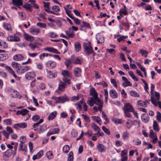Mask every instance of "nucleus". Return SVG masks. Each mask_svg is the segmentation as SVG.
<instances>
[{
  "mask_svg": "<svg viewBox=\"0 0 161 161\" xmlns=\"http://www.w3.org/2000/svg\"><path fill=\"white\" fill-rule=\"evenodd\" d=\"M47 125L46 124H43L39 127L38 129H34V130L37 131L39 134L44 132L47 129Z\"/></svg>",
  "mask_w": 161,
  "mask_h": 161,
  "instance_id": "0eeeda50",
  "label": "nucleus"
},
{
  "mask_svg": "<svg viewBox=\"0 0 161 161\" xmlns=\"http://www.w3.org/2000/svg\"><path fill=\"white\" fill-rule=\"evenodd\" d=\"M64 63L66 68L69 69H70L72 67V66H71V65L72 64H73L72 59L69 58L66 59Z\"/></svg>",
  "mask_w": 161,
  "mask_h": 161,
  "instance_id": "a211bd4d",
  "label": "nucleus"
},
{
  "mask_svg": "<svg viewBox=\"0 0 161 161\" xmlns=\"http://www.w3.org/2000/svg\"><path fill=\"white\" fill-rule=\"evenodd\" d=\"M53 11H51L50 9H47L45 8L44 10L47 12L49 13H51L56 15H59L58 13H55L54 12H58L60 10L59 7L58 6H53L52 7Z\"/></svg>",
  "mask_w": 161,
  "mask_h": 161,
  "instance_id": "f03ea898",
  "label": "nucleus"
},
{
  "mask_svg": "<svg viewBox=\"0 0 161 161\" xmlns=\"http://www.w3.org/2000/svg\"><path fill=\"white\" fill-rule=\"evenodd\" d=\"M83 25H81V27L82 28L84 27H85L87 28H91V27L90 25V24L89 23H88L87 22H85L84 21H83Z\"/></svg>",
  "mask_w": 161,
  "mask_h": 161,
  "instance_id": "e2e57ef3",
  "label": "nucleus"
},
{
  "mask_svg": "<svg viewBox=\"0 0 161 161\" xmlns=\"http://www.w3.org/2000/svg\"><path fill=\"white\" fill-rule=\"evenodd\" d=\"M129 133L127 131L124 132L122 135L123 139L125 140H127L129 138Z\"/></svg>",
  "mask_w": 161,
  "mask_h": 161,
  "instance_id": "49530a36",
  "label": "nucleus"
},
{
  "mask_svg": "<svg viewBox=\"0 0 161 161\" xmlns=\"http://www.w3.org/2000/svg\"><path fill=\"white\" fill-rule=\"evenodd\" d=\"M8 40L9 41L18 42L20 41V38L14 35V36H10L8 38Z\"/></svg>",
  "mask_w": 161,
  "mask_h": 161,
  "instance_id": "dca6fc26",
  "label": "nucleus"
},
{
  "mask_svg": "<svg viewBox=\"0 0 161 161\" xmlns=\"http://www.w3.org/2000/svg\"><path fill=\"white\" fill-rule=\"evenodd\" d=\"M66 35L70 38H73L74 36V34L73 31L72 30L71 28H69V30L65 31Z\"/></svg>",
  "mask_w": 161,
  "mask_h": 161,
  "instance_id": "4be33fe9",
  "label": "nucleus"
},
{
  "mask_svg": "<svg viewBox=\"0 0 161 161\" xmlns=\"http://www.w3.org/2000/svg\"><path fill=\"white\" fill-rule=\"evenodd\" d=\"M102 129L103 131L108 135L110 134V132L109 130L107 129L105 126H103Z\"/></svg>",
  "mask_w": 161,
  "mask_h": 161,
  "instance_id": "052dcab7",
  "label": "nucleus"
},
{
  "mask_svg": "<svg viewBox=\"0 0 161 161\" xmlns=\"http://www.w3.org/2000/svg\"><path fill=\"white\" fill-rule=\"evenodd\" d=\"M72 19L74 20L75 23L77 25H79L80 23V21L78 18H76L74 17H72Z\"/></svg>",
  "mask_w": 161,
  "mask_h": 161,
  "instance_id": "680f3d73",
  "label": "nucleus"
},
{
  "mask_svg": "<svg viewBox=\"0 0 161 161\" xmlns=\"http://www.w3.org/2000/svg\"><path fill=\"white\" fill-rule=\"evenodd\" d=\"M2 45H1V47L3 48H6L8 47V44L6 42L4 41H3V42H2Z\"/></svg>",
  "mask_w": 161,
  "mask_h": 161,
  "instance_id": "338daca9",
  "label": "nucleus"
},
{
  "mask_svg": "<svg viewBox=\"0 0 161 161\" xmlns=\"http://www.w3.org/2000/svg\"><path fill=\"white\" fill-rule=\"evenodd\" d=\"M87 103L91 107L93 106L94 104V97H89L87 102Z\"/></svg>",
  "mask_w": 161,
  "mask_h": 161,
  "instance_id": "e433bc0d",
  "label": "nucleus"
},
{
  "mask_svg": "<svg viewBox=\"0 0 161 161\" xmlns=\"http://www.w3.org/2000/svg\"><path fill=\"white\" fill-rule=\"evenodd\" d=\"M18 127L22 128H26L27 126V124L25 123H18Z\"/></svg>",
  "mask_w": 161,
  "mask_h": 161,
  "instance_id": "bf43d9fd",
  "label": "nucleus"
},
{
  "mask_svg": "<svg viewBox=\"0 0 161 161\" xmlns=\"http://www.w3.org/2000/svg\"><path fill=\"white\" fill-rule=\"evenodd\" d=\"M47 72V77L50 79H53L56 77L57 72L54 71L53 72L47 69H46Z\"/></svg>",
  "mask_w": 161,
  "mask_h": 161,
  "instance_id": "9d476101",
  "label": "nucleus"
},
{
  "mask_svg": "<svg viewBox=\"0 0 161 161\" xmlns=\"http://www.w3.org/2000/svg\"><path fill=\"white\" fill-rule=\"evenodd\" d=\"M133 121L128 119L126 122V126L128 129H130L133 124Z\"/></svg>",
  "mask_w": 161,
  "mask_h": 161,
  "instance_id": "a19ab883",
  "label": "nucleus"
},
{
  "mask_svg": "<svg viewBox=\"0 0 161 161\" xmlns=\"http://www.w3.org/2000/svg\"><path fill=\"white\" fill-rule=\"evenodd\" d=\"M57 103H63L69 101L68 97L66 96L55 97L54 98Z\"/></svg>",
  "mask_w": 161,
  "mask_h": 161,
  "instance_id": "7ed1b4c3",
  "label": "nucleus"
},
{
  "mask_svg": "<svg viewBox=\"0 0 161 161\" xmlns=\"http://www.w3.org/2000/svg\"><path fill=\"white\" fill-rule=\"evenodd\" d=\"M83 47L85 54L87 55H89L93 52V50L90 44H88L87 43L84 42Z\"/></svg>",
  "mask_w": 161,
  "mask_h": 161,
  "instance_id": "f257e3e1",
  "label": "nucleus"
},
{
  "mask_svg": "<svg viewBox=\"0 0 161 161\" xmlns=\"http://www.w3.org/2000/svg\"><path fill=\"white\" fill-rule=\"evenodd\" d=\"M70 150L69 146L68 145H65L63 148V151L65 153H68Z\"/></svg>",
  "mask_w": 161,
  "mask_h": 161,
  "instance_id": "603ef678",
  "label": "nucleus"
},
{
  "mask_svg": "<svg viewBox=\"0 0 161 161\" xmlns=\"http://www.w3.org/2000/svg\"><path fill=\"white\" fill-rule=\"evenodd\" d=\"M130 94L131 96L134 97H140L139 94L134 91H131L130 92Z\"/></svg>",
  "mask_w": 161,
  "mask_h": 161,
  "instance_id": "c03bdc74",
  "label": "nucleus"
},
{
  "mask_svg": "<svg viewBox=\"0 0 161 161\" xmlns=\"http://www.w3.org/2000/svg\"><path fill=\"white\" fill-rule=\"evenodd\" d=\"M13 4L18 6H22L23 3L22 0H12Z\"/></svg>",
  "mask_w": 161,
  "mask_h": 161,
  "instance_id": "c756f323",
  "label": "nucleus"
},
{
  "mask_svg": "<svg viewBox=\"0 0 161 161\" xmlns=\"http://www.w3.org/2000/svg\"><path fill=\"white\" fill-rule=\"evenodd\" d=\"M83 97V95L81 94H79L77 96H74L71 97V101H74L75 100L77 101L80 98Z\"/></svg>",
  "mask_w": 161,
  "mask_h": 161,
  "instance_id": "4c0bfd02",
  "label": "nucleus"
},
{
  "mask_svg": "<svg viewBox=\"0 0 161 161\" xmlns=\"http://www.w3.org/2000/svg\"><path fill=\"white\" fill-rule=\"evenodd\" d=\"M64 8L68 15L72 19L73 16V14L71 13V11L68 9L66 7H64Z\"/></svg>",
  "mask_w": 161,
  "mask_h": 161,
  "instance_id": "8fccbe9b",
  "label": "nucleus"
},
{
  "mask_svg": "<svg viewBox=\"0 0 161 161\" xmlns=\"http://www.w3.org/2000/svg\"><path fill=\"white\" fill-rule=\"evenodd\" d=\"M60 131V130L58 128H55L52 130H50L48 131L47 134V136H48L51 135L55 134L58 133Z\"/></svg>",
  "mask_w": 161,
  "mask_h": 161,
  "instance_id": "f3484780",
  "label": "nucleus"
},
{
  "mask_svg": "<svg viewBox=\"0 0 161 161\" xmlns=\"http://www.w3.org/2000/svg\"><path fill=\"white\" fill-rule=\"evenodd\" d=\"M23 7L29 11L31 10L32 6L29 4L26 3L23 6Z\"/></svg>",
  "mask_w": 161,
  "mask_h": 161,
  "instance_id": "6e6d98bb",
  "label": "nucleus"
},
{
  "mask_svg": "<svg viewBox=\"0 0 161 161\" xmlns=\"http://www.w3.org/2000/svg\"><path fill=\"white\" fill-rule=\"evenodd\" d=\"M36 76L35 72L32 71L27 73L25 75V78L28 80H31Z\"/></svg>",
  "mask_w": 161,
  "mask_h": 161,
  "instance_id": "9b49d317",
  "label": "nucleus"
},
{
  "mask_svg": "<svg viewBox=\"0 0 161 161\" xmlns=\"http://www.w3.org/2000/svg\"><path fill=\"white\" fill-rule=\"evenodd\" d=\"M153 129L156 131L158 132L159 130V129L157 122L154 121L153 125Z\"/></svg>",
  "mask_w": 161,
  "mask_h": 161,
  "instance_id": "58836bf2",
  "label": "nucleus"
},
{
  "mask_svg": "<svg viewBox=\"0 0 161 161\" xmlns=\"http://www.w3.org/2000/svg\"><path fill=\"white\" fill-rule=\"evenodd\" d=\"M62 74L64 77H70L71 74L69 71L67 70H62Z\"/></svg>",
  "mask_w": 161,
  "mask_h": 161,
  "instance_id": "bb28decb",
  "label": "nucleus"
},
{
  "mask_svg": "<svg viewBox=\"0 0 161 161\" xmlns=\"http://www.w3.org/2000/svg\"><path fill=\"white\" fill-rule=\"evenodd\" d=\"M3 27L5 29L8 31H12L11 25L9 24L6 23H4L3 24Z\"/></svg>",
  "mask_w": 161,
  "mask_h": 161,
  "instance_id": "f704fd0d",
  "label": "nucleus"
},
{
  "mask_svg": "<svg viewBox=\"0 0 161 161\" xmlns=\"http://www.w3.org/2000/svg\"><path fill=\"white\" fill-rule=\"evenodd\" d=\"M43 3L44 4V7L45 8H46L47 9H50V8H49L50 3L49 2H43Z\"/></svg>",
  "mask_w": 161,
  "mask_h": 161,
  "instance_id": "69168bd1",
  "label": "nucleus"
},
{
  "mask_svg": "<svg viewBox=\"0 0 161 161\" xmlns=\"http://www.w3.org/2000/svg\"><path fill=\"white\" fill-rule=\"evenodd\" d=\"M8 55L6 53L0 54V61H3L8 58Z\"/></svg>",
  "mask_w": 161,
  "mask_h": 161,
  "instance_id": "ea45409f",
  "label": "nucleus"
},
{
  "mask_svg": "<svg viewBox=\"0 0 161 161\" xmlns=\"http://www.w3.org/2000/svg\"><path fill=\"white\" fill-rule=\"evenodd\" d=\"M45 50L47 51L56 54H60V53L58 52L56 49L53 47H47L45 48Z\"/></svg>",
  "mask_w": 161,
  "mask_h": 161,
  "instance_id": "aec40b11",
  "label": "nucleus"
},
{
  "mask_svg": "<svg viewBox=\"0 0 161 161\" xmlns=\"http://www.w3.org/2000/svg\"><path fill=\"white\" fill-rule=\"evenodd\" d=\"M96 39L97 40V43L99 44L104 42V39L103 35L97 34L96 36Z\"/></svg>",
  "mask_w": 161,
  "mask_h": 161,
  "instance_id": "2eb2a0df",
  "label": "nucleus"
},
{
  "mask_svg": "<svg viewBox=\"0 0 161 161\" xmlns=\"http://www.w3.org/2000/svg\"><path fill=\"white\" fill-rule=\"evenodd\" d=\"M29 69V67L28 66H20L18 70H17V72L19 74H22L26 72Z\"/></svg>",
  "mask_w": 161,
  "mask_h": 161,
  "instance_id": "6e6552de",
  "label": "nucleus"
},
{
  "mask_svg": "<svg viewBox=\"0 0 161 161\" xmlns=\"http://www.w3.org/2000/svg\"><path fill=\"white\" fill-rule=\"evenodd\" d=\"M13 58L15 61H20L23 59L24 56L22 54H17L14 56Z\"/></svg>",
  "mask_w": 161,
  "mask_h": 161,
  "instance_id": "a878e982",
  "label": "nucleus"
},
{
  "mask_svg": "<svg viewBox=\"0 0 161 161\" xmlns=\"http://www.w3.org/2000/svg\"><path fill=\"white\" fill-rule=\"evenodd\" d=\"M130 76L135 81H137L138 80V78H136L135 75L134 74L133 72L132 71H129L128 72Z\"/></svg>",
  "mask_w": 161,
  "mask_h": 161,
  "instance_id": "de8ad7c7",
  "label": "nucleus"
},
{
  "mask_svg": "<svg viewBox=\"0 0 161 161\" xmlns=\"http://www.w3.org/2000/svg\"><path fill=\"white\" fill-rule=\"evenodd\" d=\"M75 51L76 52L79 51L81 49V45L79 42H76L75 44Z\"/></svg>",
  "mask_w": 161,
  "mask_h": 161,
  "instance_id": "79ce46f5",
  "label": "nucleus"
},
{
  "mask_svg": "<svg viewBox=\"0 0 161 161\" xmlns=\"http://www.w3.org/2000/svg\"><path fill=\"white\" fill-rule=\"evenodd\" d=\"M90 95L92 96L94 98L98 97L97 94L96 92L95 89L93 88H92L90 89Z\"/></svg>",
  "mask_w": 161,
  "mask_h": 161,
  "instance_id": "c9c22d12",
  "label": "nucleus"
},
{
  "mask_svg": "<svg viewBox=\"0 0 161 161\" xmlns=\"http://www.w3.org/2000/svg\"><path fill=\"white\" fill-rule=\"evenodd\" d=\"M123 109L124 111L133 112L134 108L129 103H126L124 104Z\"/></svg>",
  "mask_w": 161,
  "mask_h": 161,
  "instance_id": "39448f33",
  "label": "nucleus"
},
{
  "mask_svg": "<svg viewBox=\"0 0 161 161\" xmlns=\"http://www.w3.org/2000/svg\"><path fill=\"white\" fill-rule=\"evenodd\" d=\"M24 38L28 41H32L34 39V37L31 36L29 35L26 33H25L24 35Z\"/></svg>",
  "mask_w": 161,
  "mask_h": 161,
  "instance_id": "cd10ccee",
  "label": "nucleus"
},
{
  "mask_svg": "<svg viewBox=\"0 0 161 161\" xmlns=\"http://www.w3.org/2000/svg\"><path fill=\"white\" fill-rule=\"evenodd\" d=\"M149 102L147 100L144 101L143 100H139L137 102V104L138 106H140L143 107H146Z\"/></svg>",
  "mask_w": 161,
  "mask_h": 161,
  "instance_id": "4468645a",
  "label": "nucleus"
},
{
  "mask_svg": "<svg viewBox=\"0 0 161 161\" xmlns=\"http://www.w3.org/2000/svg\"><path fill=\"white\" fill-rule=\"evenodd\" d=\"M57 114L56 111H53L50 114L48 117V119L50 120L54 119L56 117Z\"/></svg>",
  "mask_w": 161,
  "mask_h": 161,
  "instance_id": "72a5a7b5",
  "label": "nucleus"
},
{
  "mask_svg": "<svg viewBox=\"0 0 161 161\" xmlns=\"http://www.w3.org/2000/svg\"><path fill=\"white\" fill-rule=\"evenodd\" d=\"M4 122L6 125H10L12 123L11 120L9 119L4 120Z\"/></svg>",
  "mask_w": 161,
  "mask_h": 161,
  "instance_id": "0e129e2a",
  "label": "nucleus"
},
{
  "mask_svg": "<svg viewBox=\"0 0 161 161\" xmlns=\"http://www.w3.org/2000/svg\"><path fill=\"white\" fill-rule=\"evenodd\" d=\"M94 104L98 106V110L102 111L103 107V102L102 100L99 99L98 97L94 98Z\"/></svg>",
  "mask_w": 161,
  "mask_h": 161,
  "instance_id": "20e7f679",
  "label": "nucleus"
},
{
  "mask_svg": "<svg viewBox=\"0 0 161 161\" xmlns=\"http://www.w3.org/2000/svg\"><path fill=\"white\" fill-rule=\"evenodd\" d=\"M19 150L22 151L26 152L27 146L24 144H19Z\"/></svg>",
  "mask_w": 161,
  "mask_h": 161,
  "instance_id": "c85d7f7f",
  "label": "nucleus"
},
{
  "mask_svg": "<svg viewBox=\"0 0 161 161\" xmlns=\"http://www.w3.org/2000/svg\"><path fill=\"white\" fill-rule=\"evenodd\" d=\"M122 85L126 87L128 86H131L132 84L130 81L127 80L126 81H125L123 83Z\"/></svg>",
  "mask_w": 161,
  "mask_h": 161,
  "instance_id": "4d7b16f0",
  "label": "nucleus"
},
{
  "mask_svg": "<svg viewBox=\"0 0 161 161\" xmlns=\"http://www.w3.org/2000/svg\"><path fill=\"white\" fill-rule=\"evenodd\" d=\"M109 94L112 98H116L118 97L117 93L114 90H111L109 92Z\"/></svg>",
  "mask_w": 161,
  "mask_h": 161,
  "instance_id": "5701e85b",
  "label": "nucleus"
},
{
  "mask_svg": "<svg viewBox=\"0 0 161 161\" xmlns=\"http://www.w3.org/2000/svg\"><path fill=\"white\" fill-rule=\"evenodd\" d=\"M97 148L98 151L101 153L105 152L106 150V147L104 145L98 143L97 145Z\"/></svg>",
  "mask_w": 161,
  "mask_h": 161,
  "instance_id": "1a4fd4ad",
  "label": "nucleus"
},
{
  "mask_svg": "<svg viewBox=\"0 0 161 161\" xmlns=\"http://www.w3.org/2000/svg\"><path fill=\"white\" fill-rule=\"evenodd\" d=\"M91 127L95 131L98 130H100L99 128L94 123L92 124Z\"/></svg>",
  "mask_w": 161,
  "mask_h": 161,
  "instance_id": "09e8293b",
  "label": "nucleus"
},
{
  "mask_svg": "<svg viewBox=\"0 0 161 161\" xmlns=\"http://www.w3.org/2000/svg\"><path fill=\"white\" fill-rule=\"evenodd\" d=\"M46 67L50 69H54L56 65V63L53 61L50 60L45 63Z\"/></svg>",
  "mask_w": 161,
  "mask_h": 161,
  "instance_id": "423d86ee",
  "label": "nucleus"
},
{
  "mask_svg": "<svg viewBox=\"0 0 161 161\" xmlns=\"http://www.w3.org/2000/svg\"><path fill=\"white\" fill-rule=\"evenodd\" d=\"M30 32L33 35H37L40 32V30L39 29H31Z\"/></svg>",
  "mask_w": 161,
  "mask_h": 161,
  "instance_id": "37998d69",
  "label": "nucleus"
},
{
  "mask_svg": "<svg viewBox=\"0 0 161 161\" xmlns=\"http://www.w3.org/2000/svg\"><path fill=\"white\" fill-rule=\"evenodd\" d=\"M29 111L26 109H24L21 110H18L16 112L17 115L21 114L22 116H25L28 114Z\"/></svg>",
  "mask_w": 161,
  "mask_h": 161,
  "instance_id": "412c9836",
  "label": "nucleus"
},
{
  "mask_svg": "<svg viewBox=\"0 0 161 161\" xmlns=\"http://www.w3.org/2000/svg\"><path fill=\"white\" fill-rule=\"evenodd\" d=\"M53 154L51 151H49L46 153V155L47 158L49 159H51L53 158Z\"/></svg>",
  "mask_w": 161,
  "mask_h": 161,
  "instance_id": "13d9d810",
  "label": "nucleus"
},
{
  "mask_svg": "<svg viewBox=\"0 0 161 161\" xmlns=\"http://www.w3.org/2000/svg\"><path fill=\"white\" fill-rule=\"evenodd\" d=\"M73 64H81L82 61L80 59L77 57H73L71 58Z\"/></svg>",
  "mask_w": 161,
  "mask_h": 161,
  "instance_id": "b1692460",
  "label": "nucleus"
},
{
  "mask_svg": "<svg viewBox=\"0 0 161 161\" xmlns=\"http://www.w3.org/2000/svg\"><path fill=\"white\" fill-rule=\"evenodd\" d=\"M81 69L79 67H76L74 69V74L75 77H80L81 76Z\"/></svg>",
  "mask_w": 161,
  "mask_h": 161,
  "instance_id": "f8f14e48",
  "label": "nucleus"
},
{
  "mask_svg": "<svg viewBox=\"0 0 161 161\" xmlns=\"http://www.w3.org/2000/svg\"><path fill=\"white\" fill-rule=\"evenodd\" d=\"M18 94L19 93L17 92L14 90H13L11 92L10 96L12 97H18Z\"/></svg>",
  "mask_w": 161,
  "mask_h": 161,
  "instance_id": "5fc2aeb1",
  "label": "nucleus"
},
{
  "mask_svg": "<svg viewBox=\"0 0 161 161\" xmlns=\"http://www.w3.org/2000/svg\"><path fill=\"white\" fill-rule=\"evenodd\" d=\"M94 121L97 122L99 125H101L102 120L100 117L99 116H92V117Z\"/></svg>",
  "mask_w": 161,
  "mask_h": 161,
  "instance_id": "7c9ffc66",
  "label": "nucleus"
},
{
  "mask_svg": "<svg viewBox=\"0 0 161 161\" xmlns=\"http://www.w3.org/2000/svg\"><path fill=\"white\" fill-rule=\"evenodd\" d=\"M73 153L72 151H70L68 155L67 161H73Z\"/></svg>",
  "mask_w": 161,
  "mask_h": 161,
  "instance_id": "a18cd8bd",
  "label": "nucleus"
},
{
  "mask_svg": "<svg viewBox=\"0 0 161 161\" xmlns=\"http://www.w3.org/2000/svg\"><path fill=\"white\" fill-rule=\"evenodd\" d=\"M65 86L66 85L65 84L63 83H61L60 84H59L58 88L56 91V92L58 93H61L64 90Z\"/></svg>",
  "mask_w": 161,
  "mask_h": 161,
  "instance_id": "ddd939ff",
  "label": "nucleus"
},
{
  "mask_svg": "<svg viewBox=\"0 0 161 161\" xmlns=\"http://www.w3.org/2000/svg\"><path fill=\"white\" fill-rule=\"evenodd\" d=\"M156 118L158 120L159 122H161V114L158 111L157 112Z\"/></svg>",
  "mask_w": 161,
  "mask_h": 161,
  "instance_id": "774afa93",
  "label": "nucleus"
},
{
  "mask_svg": "<svg viewBox=\"0 0 161 161\" xmlns=\"http://www.w3.org/2000/svg\"><path fill=\"white\" fill-rule=\"evenodd\" d=\"M141 118L142 121L145 123L148 122L149 119L148 116L146 114H143L142 115Z\"/></svg>",
  "mask_w": 161,
  "mask_h": 161,
  "instance_id": "393cba45",
  "label": "nucleus"
},
{
  "mask_svg": "<svg viewBox=\"0 0 161 161\" xmlns=\"http://www.w3.org/2000/svg\"><path fill=\"white\" fill-rule=\"evenodd\" d=\"M151 100L152 103L155 106H157L158 105L159 108L161 109V102L158 101H157L154 97H151Z\"/></svg>",
  "mask_w": 161,
  "mask_h": 161,
  "instance_id": "6ab92c4d",
  "label": "nucleus"
},
{
  "mask_svg": "<svg viewBox=\"0 0 161 161\" xmlns=\"http://www.w3.org/2000/svg\"><path fill=\"white\" fill-rule=\"evenodd\" d=\"M26 139L25 137L24 136H21L19 139V144H24L26 142Z\"/></svg>",
  "mask_w": 161,
  "mask_h": 161,
  "instance_id": "3c124183",
  "label": "nucleus"
},
{
  "mask_svg": "<svg viewBox=\"0 0 161 161\" xmlns=\"http://www.w3.org/2000/svg\"><path fill=\"white\" fill-rule=\"evenodd\" d=\"M140 53L142 54V56H144V57L146 58L147 56L148 52L145 50L140 49Z\"/></svg>",
  "mask_w": 161,
  "mask_h": 161,
  "instance_id": "864d4df0",
  "label": "nucleus"
},
{
  "mask_svg": "<svg viewBox=\"0 0 161 161\" xmlns=\"http://www.w3.org/2000/svg\"><path fill=\"white\" fill-rule=\"evenodd\" d=\"M13 152V150L11 149L7 150L4 153V156L6 157H10Z\"/></svg>",
  "mask_w": 161,
  "mask_h": 161,
  "instance_id": "473e14b6",
  "label": "nucleus"
},
{
  "mask_svg": "<svg viewBox=\"0 0 161 161\" xmlns=\"http://www.w3.org/2000/svg\"><path fill=\"white\" fill-rule=\"evenodd\" d=\"M12 66L14 68V69L17 72V70H18V69L20 66L19 64L15 62H13L12 63Z\"/></svg>",
  "mask_w": 161,
  "mask_h": 161,
  "instance_id": "2f4dec72",
  "label": "nucleus"
}]
</instances>
